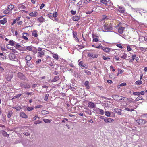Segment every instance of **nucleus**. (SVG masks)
Listing matches in <instances>:
<instances>
[{"mask_svg": "<svg viewBox=\"0 0 147 147\" xmlns=\"http://www.w3.org/2000/svg\"><path fill=\"white\" fill-rule=\"evenodd\" d=\"M11 11L8 9H7L4 10L3 11V13L5 14H8L9 13H10Z\"/></svg>", "mask_w": 147, "mask_h": 147, "instance_id": "nucleus-29", "label": "nucleus"}, {"mask_svg": "<svg viewBox=\"0 0 147 147\" xmlns=\"http://www.w3.org/2000/svg\"><path fill=\"white\" fill-rule=\"evenodd\" d=\"M136 122L138 123V124L142 125H144L146 123V121L144 119H140L136 120Z\"/></svg>", "mask_w": 147, "mask_h": 147, "instance_id": "nucleus-3", "label": "nucleus"}, {"mask_svg": "<svg viewBox=\"0 0 147 147\" xmlns=\"http://www.w3.org/2000/svg\"><path fill=\"white\" fill-rule=\"evenodd\" d=\"M10 45H7V47L8 49H11V50H12L13 49V47H10Z\"/></svg>", "mask_w": 147, "mask_h": 147, "instance_id": "nucleus-55", "label": "nucleus"}, {"mask_svg": "<svg viewBox=\"0 0 147 147\" xmlns=\"http://www.w3.org/2000/svg\"><path fill=\"white\" fill-rule=\"evenodd\" d=\"M13 108L16 109L17 111H19L21 109V107L20 106L16 105L15 107H13Z\"/></svg>", "mask_w": 147, "mask_h": 147, "instance_id": "nucleus-28", "label": "nucleus"}, {"mask_svg": "<svg viewBox=\"0 0 147 147\" xmlns=\"http://www.w3.org/2000/svg\"><path fill=\"white\" fill-rule=\"evenodd\" d=\"M133 94L135 95H140L139 92H133Z\"/></svg>", "mask_w": 147, "mask_h": 147, "instance_id": "nucleus-60", "label": "nucleus"}, {"mask_svg": "<svg viewBox=\"0 0 147 147\" xmlns=\"http://www.w3.org/2000/svg\"><path fill=\"white\" fill-rule=\"evenodd\" d=\"M41 113L42 114H46L49 113V112L46 110H43L41 111Z\"/></svg>", "mask_w": 147, "mask_h": 147, "instance_id": "nucleus-34", "label": "nucleus"}, {"mask_svg": "<svg viewBox=\"0 0 147 147\" xmlns=\"http://www.w3.org/2000/svg\"><path fill=\"white\" fill-rule=\"evenodd\" d=\"M18 8L20 9H24L26 8V7L24 5L20 4L18 6Z\"/></svg>", "mask_w": 147, "mask_h": 147, "instance_id": "nucleus-26", "label": "nucleus"}, {"mask_svg": "<svg viewBox=\"0 0 147 147\" xmlns=\"http://www.w3.org/2000/svg\"><path fill=\"white\" fill-rule=\"evenodd\" d=\"M95 105L94 103L90 102L88 103V106L91 108H93L95 107Z\"/></svg>", "mask_w": 147, "mask_h": 147, "instance_id": "nucleus-14", "label": "nucleus"}, {"mask_svg": "<svg viewBox=\"0 0 147 147\" xmlns=\"http://www.w3.org/2000/svg\"><path fill=\"white\" fill-rule=\"evenodd\" d=\"M125 98L124 97H123L122 98H118V100H123L124 102H125Z\"/></svg>", "mask_w": 147, "mask_h": 147, "instance_id": "nucleus-56", "label": "nucleus"}, {"mask_svg": "<svg viewBox=\"0 0 147 147\" xmlns=\"http://www.w3.org/2000/svg\"><path fill=\"white\" fill-rule=\"evenodd\" d=\"M53 58L55 59L56 60H58L59 59L58 56L56 54H53Z\"/></svg>", "mask_w": 147, "mask_h": 147, "instance_id": "nucleus-33", "label": "nucleus"}, {"mask_svg": "<svg viewBox=\"0 0 147 147\" xmlns=\"http://www.w3.org/2000/svg\"><path fill=\"white\" fill-rule=\"evenodd\" d=\"M116 28L118 29V32L120 34H122L123 33V31L125 29V27L122 26L119 27V26L117 25L116 26Z\"/></svg>", "mask_w": 147, "mask_h": 147, "instance_id": "nucleus-6", "label": "nucleus"}, {"mask_svg": "<svg viewBox=\"0 0 147 147\" xmlns=\"http://www.w3.org/2000/svg\"><path fill=\"white\" fill-rule=\"evenodd\" d=\"M85 109H87V110L84 111V112L90 115H92V112L90 110L88 109H87V108H85Z\"/></svg>", "mask_w": 147, "mask_h": 147, "instance_id": "nucleus-24", "label": "nucleus"}, {"mask_svg": "<svg viewBox=\"0 0 147 147\" xmlns=\"http://www.w3.org/2000/svg\"><path fill=\"white\" fill-rule=\"evenodd\" d=\"M101 49L106 52H109L110 51V49L108 47L102 46L101 47Z\"/></svg>", "mask_w": 147, "mask_h": 147, "instance_id": "nucleus-8", "label": "nucleus"}, {"mask_svg": "<svg viewBox=\"0 0 147 147\" xmlns=\"http://www.w3.org/2000/svg\"><path fill=\"white\" fill-rule=\"evenodd\" d=\"M136 84L138 85H140L142 83V82L141 80H138L135 82Z\"/></svg>", "mask_w": 147, "mask_h": 147, "instance_id": "nucleus-36", "label": "nucleus"}, {"mask_svg": "<svg viewBox=\"0 0 147 147\" xmlns=\"http://www.w3.org/2000/svg\"><path fill=\"white\" fill-rule=\"evenodd\" d=\"M125 102L127 101H128L129 103H131L132 102V98H125Z\"/></svg>", "mask_w": 147, "mask_h": 147, "instance_id": "nucleus-31", "label": "nucleus"}, {"mask_svg": "<svg viewBox=\"0 0 147 147\" xmlns=\"http://www.w3.org/2000/svg\"><path fill=\"white\" fill-rule=\"evenodd\" d=\"M43 121L46 123H49L51 122V121L48 119H43Z\"/></svg>", "mask_w": 147, "mask_h": 147, "instance_id": "nucleus-46", "label": "nucleus"}, {"mask_svg": "<svg viewBox=\"0 0 147 147\" xmlns=\"http://www.w3.org/2000/svg\"><path fill=\"white\" fill-rule=\"evenodd\" d=\"M18 77L22 80H26V78L23 74L21 72H19L18 74Z\"/></svg>", "mask_w": 147, "mask_h": 147, "instance_id": "nucleus-5", "label": "nucleus"}, {"mask_svg": "<svg viewBox=\"0 0 147 147\" xmlns=\"http://www.w3.org/2000/svg\"><path fill=\"white\" fill-rule=\"evenodd\" d=\"M49 96V94H47L45 95V98L44 99V100L45 101H47L48 99V97Z\"/></svg>", "mask_w": 147, "mask_h": 147, "instance_id": "nucleus-49", "label": "nucleus"}, {"mask_svg": "<svg viewBox=\"0 0 147 147\" xmlns=\"http://www.w3.org/2000/svg\"><path fill=\"white\" fill-rule=\"evenodd\" d=\"M20 86L22 88H30V86L29 85H25L22 83H20Z\"/></svg>", "mask_w": 147, "mask_h": 147, "instance_id": "nucleus-17", "label": "nucleus"}, {"mask_svg": "<svg viewBox=\"0 0 147 147\" xmlns=\"http://www.w3.org/2000/svg\"><path fill=\"white\" fill-rule=\"evenodd\" d=\"M37 21L40 22H43L45 20V19L42 16L39 17L37 19Z\"/></svg>", "mask_w": 147, "mask_h": 147, "instance_id": "nucleus-18", "label": "nucleus"}, {"mask_svg": "<svg viewBox=\"0 0 147 147\" xmlns=\"http://www.w3.org/2000/svg\"><path fill=\"white\" fill-rule=\"evenodd\" d=\"M71 13L72 15H75L76 13V11H74L73 10H71Z\"/></svg>", "mask_w": 147, "mask_h": 147, "instance_id": "nucleus-59", "label": "nucleus"}, {"mask_svg": "<svg viewBox=\"0 0 147 147\" xmlns=\"http://www.w3.org/2000/svg\"><path fill=\"white\" fill-rule=\"evenodd\" d=\"M98 109L99 111L100 114L101 115H103L104 114V111L103 110L100 109L99 108H98Z\"/></svg>", "mask_w": 147, "mask_h": 147, "instance_id": "nucleus-38", "label": "nucleus"}, {"mask_svg": "<svg viewBox=\"0 0 147 147\" xmlns=\"http://www.w3.org/2000/svg\"><path fill=\"white\" fill-rule=\"evenodd\" d=\"M113 98L115 100H118V98H122L123 97L120 96H118L113 95L112 96Z\"/></svg>", "mask_w": 147, "mask_h": 147, "instance_id": "nucleus-13", "label": "nucleus"}, {"mask_svg": "<svg viewBox=\"0 0 147 147\" xmlns=\"http://www.w3.org/2000/svg\"><path fill=\"white\" fill-rule=\"evenodd\" d=\"M42 123V121H40L39 120L37 121H36L34 123V124L35 125H37L38 124H39L40 123Z\"/></svg>", "mask_w": 147, "mask_h": 147, "instance_id": "nucleus-48", "label": "nucleus"}, {"mask_svg": "<svg viewBox=\"0 0 147 147\" xmlns=\"http://www.w3.org/2000/svg\"><path fill=\"white\" fill-rule=\"evenodd\" d=\"M13 74L8 75L6 78V80L8 81H10L12 79Z\"/></svg>", "mask_w": 147, "mask_h": 147, "instance_id": "nucleus-19", "label": "nucleus"}, {"mask_svg": "<svg viewBox=\"0 0 147 147\" xmlns=\"http://www.w3.org/2000/svg\"><path fill=\"white\" fill-rule=\"evenodd\" d=\"M113 111L114 112L117 113L119 115H121L122 114L121 112L122 110L118 108L113 109Z\"/></svg>", "mask_w": 147, "mask_h": 147, "instance_id": "nucleus-7", "label": "nucleus"}, {"mask_svg": "<svg viewBox=\"0 0 147 147\" xmlns=\"http://www.w3.org/2000/svg\"><path fill=\"white\" fill-rule=\"evenodd\" d=\"M22 95V94H17L16 96H15L13 97L14 98H18L20 96H21Z\"/></svg>", "mask_w": 147, "mask_h": 147, "instance_id": "nucleus-44", "label": "nucleus"}, {"mask_svg": "<svg viewBox=\"0 0 147 147\" xmlns=\"http://www.w3.org/2000/svg\"><path fill=\"white\" fill-rule=\"evenodd\" d=\"M20 116L23 118H27L28 117V116L24 112H20Z\"/></svg>", "mask_w": 147, "mask_h": 147, "instance_id": "nucleus-11", "label": "nucleus"}, {"mask_svg": "<svg viewBox=\"0 0 147 147\" xmlns=\"http://www.w3.org/2000/svg\"><path fill=\"white\" fill-rule=\"evenodd\" d=\"M104 29L107 31L102 30V31L104 32H106L109 31V30H112L113 29L112 26L111 24H108L107 23H105L104 24L103 26Z\"/></svg>", "mask_w": 147, "mask_h": 147, "instance_id": "nucleus-1", "label": "nucleus"}, {"mask_svg": "<svg viewBox=\"0 0 147 147\" xmlns=\"http://www.w3.org/2000/svg\"><path fill=\"white\" fill-rule=\"evenodd\" d=\"M80 18V16L78 15H76L73 16V20L75 21H78Z\"/></svg>", "mask_w": 147, "mask_h": 147, "instance_id": "nucleus-10", "label": "nucleus"}, {"mask_svg": "<svg viewBox=\"0 0 147 147\" xmlns=\"http://www.w3.org/2000/svg\"><path fill=\"white\" fill-rule=\"evenodd\" d=\"M83 3H85L86 4L87 3H88L90 2L91 1V0H83Z\"/></svg>", "mask_w": 147, "mask_h": 147, "instance_id": "nucleus-50", "label": "nucleus"}, {"mask_svg": "<svg viewBox=\"0 0 147 147\" xmlns=\"http://www.w3.org/2000/svg\"><path fill=\"white\" fill-rule=\"evenodd\" d=\"M44 50H43V51H41L40 52H39L38 53V57H41L43 55H44Z\"/></svg>", "mask_w": 147, "mask_h": 147, "instance_id": "nucleus-21", "label": "nucleus"}, {"mask_svg": "<svg viewBox=\"0 0 147 147\" xmlns=\"http://www.w3.org/2000/svg\"><path fill=\"white\" fill-rule=\"evenodd\" d=\"M142 98H143L142 97V96H140L137 98L136 100V101H138L139 100L142 99Z\"/></svg>", "mask_w": 147, "mask_h": 147, "instance_id": "nucleus-45", "label": "nucleus"}, {"mask_svg": "<svg viewBox=\"0 0 147 147\" xmlns=\"http://www.w3.org/2000/svg\"><path fill=\"white\" fill-rule=\"evenodd\" d=\"M32 35L35 37H36L38 36V34L37 33V31L36 30H35L32 32Z\"/></svg>", "mask_w": 147, "mask_h": 147, "instance_id": "nucleus-20", "label": "nucleus"}, {"mask_svg": "<svg viewBox=\"0 0 147 147\" xmlns=\"http://www.w3.org/2000/svg\"><path fill=\"white\" fill-rule=\"evenodd\" d=\"M7 22V19L6 18H4L3 20H1L0 21V23L2 24H4L5 23Z\"/></svg>", "mask_w": 147, "mask_h": 147, "instance_id": "nucleus-22", "label": "nucleus"}, {"mask_svg": "<svg viewBox=\"0 0 147 147\" xmlns=\"http://www.w3.org/2000/svg\"><path fill=\"white\" fill-rule=\"evenodd\" d=\"M84 71L88 75H90L91 74V72L88 70H85Z\"/></svg>", "mask_w": 147, "mask_h": 147, "instance_id": "nucleus-32", "label": "nucleus"}, {"mask_svg": "<svg viewBox=\"0 0 147 147\" xmlns=\"http://www.w3.org/2000/svg\"><path fill=\"white\" fill-rule=\"evenodd\" d=\"M38 14L37 11H35L34 12H32L30 13L29 15L32 17H36L38 16Z\"/></svg>", "mask_w": 147, "mask_h": 147, "instance_id": "nucleus-9", "label": "nucleus"}, {"mask_svg": "<svg viewBox=\"0 0 147 147\" xmlns=\"http://www.w3.org/2000/svg\"><path fill=\"white\" fill-rule=\"evenodd\" d=\"M57 13L56 12H55L53 14V16L55 18L57 16Z\"/></svg>", "mask_w": 147, "mask_h": 147, "instance_id": "nucleus-63", "label": "nucleus"}, {"mask_svg": "<svg viewBox=\"0 0 147 147\" xmlns=\"http://www.w3.org/2000/svg\"><path fill=\"white\" fill-rule=\"evenodd\" d=\"M83 0H81L77 3V4L80 5H81L82 3H83Z\"/></svg>", "mask_w": 147, "mask_h": 147, "instance_id": "nucleus-57", "label": "nucleus"}, {"mask_svg": "<svg viewBox=\"0 0 147 147\" xmlns=\"http://www.w3.org/2000/svg\"><path fill=\"white\" fill-rule=\"evenodd\" d=\"M13 114V112L11 111H9L7 114V117L9 118Z\"/></svg>", "mask_w": 147, "mask_h": 147, "instance_id": "nucleus-35", "label": "nucleus"}, {"mask_svg": "<svg viewBox=\"0 0 147 147\" xmlns=\"http://www.w3.org/2000/svg\"><path fill=\"white\" fill-rule=\"evenodd\" d=\"M127 54H126L125 53H124V55H122L121 57V58L125 59H126V58L127 57Z\"/></svg>", "mask_w": 147, "mask_h": 147, "instance_id": "nucleus-42", "label": "nucleus"}, {"mask_svg": "<svg viewBox=\"0 0 147 147\" xmlns=\"http://www.w3.org/2000/svg\"><path fill=\"white\" fill-rule=\"evenodd\" d=\"M102 58L104 60H106L107 59H110L109 57H106L104 56H103Z\"/></svg>", "mask_w": 147, "mask_h": 147, "instance_id": "nucleus-61", "label": "nucleus"}, {"mask_svg": "<svg viewBox=\"0 0 147 147\" xmlns=\"http://www.w3.org/2000/svg\"><path fill=\"white\" fill-rule=\"evenodd\" d=\"M105 115L107 117H110V113L109 111H106L105 113Z\"/></svg>", "mask_w": 147, "mask_h": 147, "instance_id": "nucleus-37", "label": "nucleus"}, {"mask_svg": "<svg viewBox=\"0 0 147 147\" xmlns=\"http://www.w3.org/2000/svg\"><path fill=\"white\" fill-rule=\"evenodd\" d=\"M125 110L129 111H135L133 109H130L128 108H125Z\"/></svg>", "mask_w": 147, "mask_h": 147, "instance_id": "nucleus-43", "label": "nucleus"}, {"mask_svg": "<svg viewBox=\"0 0 147 147\" xmlns=\"http://www.w3.org/2000/svg\"><path fill=\"white\" fill-rule=\"evenodd\" d=\"M9 58L10 60H13L15 61H17L18 59L17 58H16L15 55L13 53H11L8 55Z\"/></svg>", "mask_w": 147, "mask_h": 147, "instance_id": "nucleus-4", "label": "nucleus"}, {"mask_svg": "<svg viewBox=\"0 0 147 147\" xmlns=\"http://www.w3.org/2000/svg\"><path fill=\"white\" fill-rule=\"evenodd\" d=\"M48 65L50 66L53 68H54V66L53 64V63L52 62H50V63L48 64Z\"/></svg>", "mask_w": 147, "mask_h": 147, "instance_id": "nucleus-58", "label": "nucleus"}, {"mask_svg": "<svg viewBox=\"0 0 147 147\" xmlns=\"http://www.w3.org/2000/svg\"><path fill=\"white\" fill-rule=\"evenodd\" d=\"M70 89L72 91H74L76 90V88H75L73 85L71 86L70 87Z\"/></svg>", "mask_w": 147, "mask_h": 147, "instance_id": "nucleus-39", "label": "nucleus"}, {"mask_svg": "<svg viewBox=\"0 0 147 147\" xmlns=\"http://www.w3.org/2000/svg\"><path fill=\"white\" fill-rule=\"evenodd\" d=\"M16 43L15 41L12 40H10L9 42V45L12 46H15Z\"/></svg>", "mask_w": 147, "mask_h": 147, "instance_id": "nucleus-23", "label": "nucleus"}, {"mask_svg": "<svg viewBox=\"0 0 147 147\" xmlns=\"http://www.w3.org/2000/svg\"><path fill=\"white\" fill-rule=\"evenodd\" d=\"M33 109H34V108L32 107H27V110L29 111H31V110H33Z\"/></svg>", "mask_w": 147, "mask_h": 147, "instance_id": "nucleus-41", "label": "nucleus"}, {"mask_svg": "<svg viewBox=\"0 0 147 147\" xmlns=\"http://www.w3.org/2000/svg\"><path fill=\"white\" fill-rule=\"evenodd\" d=\"M14 46L16 48L18 49L20 47H21L20 45L17 43L16 44H15V45Z\"/></svg>", "mask_w": 147, "mask_h": 147, "instance_id": "nucleus-53", "label": "nucleus"}, {"mask_svg": "<svg viewBox=\"0 0 147 147\" xmlns=\"http://www.w3.org/2000/svg\"><path fill=\"white\" fill-rule=\"evenodd\" d=\"M79 61L80 60H79L78 61V63L79 65H81V66L83 67H85V65L83 63L82 61L79 62Z\"/></svg>", "mask_w": 147, "mask_h": 147, "instance_id": "nucleus-27", "label": "nucleus"}, {"mask_svg": "<svg viewBox=\"0 0 147 147\" xmlns=\"http://www.w3.org/2000/svg\"><path fill=\"white\" fill-rule=\"evenodd\" d=\"M14 7V5H10L7 7V8L9 9H13Z\"/></svg>", "mask_w": 147, "mask_h": 147, "instance_id": "nucleus-30", "label": "nucleus"}, {"mask_svg": "<svg viewBox=\"0 0 147 147\" xmlns=\"http://www.w3.org/2000/svg\"><path fill=\"white\" fill-rule=\"evenodd\" d=\"M140 50H141V51H146V49H147V48L140 47Z\"/></svg>", "mask_w": 147, "mask_h": 147, "instance_id": "nucleus-47", "label": "nucleus"}, {"mask_svg": "<svg viewBox=\"0 0 147 147\" xmlns=\"http://www.w3.org/2000/svg\"><path fill=\"white\" fill-rule=\"evenodd\" d=\"M99 40L98 38H94L93 40V41L95 42H97Z\"/></svg>", "mask_w": 147, "mask_h": 147, "instance_id": "nucleus-62", "label": "nucleus"}, {"mask_svg": "<svg viewBox=\"0 0 147 147\" xmlns=\"http://www.w3.org/2000/svg\"><path fill=\"white\" fill-rule=\"evenodd\" d=\"M114 121L113 119L111 118H106L104 119V121L106 123H111Z\"/></svg>", "mask_w": 147, "mask_h": 147, "instance_id": "nucleus-12", "label": "nucleus"}, {"mask_svg": "<svg viewBox=\"0 0 147 147\" xmlns=\"http://www.w3.org/2000/svg\"><path fill=\"white\" fill-rule=\"evenodd\" d=\"M100 1L103 4L107 5H109V4L111 3V2L110 1H107L106 0H100Z\"/></svg>", "mask_w": 147, "mask_h": 147, "instance_id": "nucleus-16", "label": "nucleus"}, {"mask_svg": "<svg viewBox=\"0 0 147 147\" xmlns=\"http://www.w3.org/2000/svg\"><path fill=\"white\" fill-rule=\"evenodd\" d=\"M23 134L26 136H29L30 134V133L29 132H28V131H24L23 132Z\"/></svg>", "mask_w": 147, "mask_h": 147, "instance_id": "nucleus-40", "label": "nucleus"}, {"mask_svg": "<svg viewBox=\"0 0 147 147\" xmlns=\"http://www.w3.org/2000/svg\"><path fill=\"white\" fill-rule=\"evenodd\" d=\"M3 135L4 136H9V135L5 131H4L3 132Z\"/></svg>", "mask_w": 147, "mask_h": 147, "instance_id": "nucleus-54", "label": "nucleus"}, {"mask_svg": "<svg viewBox=\"0 0 147 147\" xmlns=\"http://www.w3.org/2000/svg\"><path fill=\"white\" fill-rule=\"evenodd\" d=\"M31 59V57L30 55H27L25 57V59L27 61L26 63L27 65L30 67L32 66V65L30 63V60Z\"/></svg>", "mask_w": 147, "mask_h": 147, "instance_id": "nucleus-2", "label": "nucleus"}, {"mask_svg": "<svg viewBox=\"0 0 147 147\" xmlns=\"http://www.w3.org/2000/svg\"><path fill=\"white\" fill-rule=\"evenodd\" d=\"M54 80H55L56 81H57L59 80L60 78L59 76H55L54 78Z\"/></svg>", "mask_w": 147, "mask_h": 147, "instance_id": "nucleus-51", "label": "nucleus"}, {"mask_svg": "<svg viewBox=\"0 0 147 147\" xmlns=\"http://www.w3.org/2000/svg\"><path fill=\"white\" fill-rule=\"evenodd\" d=\"M32 46H29L28 47H26V49L29 51L32 50Z\"/></svg>", "mask_w": 147, "mask_h": 147, "instance_id": "nucleus-52", "label": "nucleus"}, {"mask_svg": "<svg viewBox=\"0 0 147 147\" xmlns=\"http://www.w3.org/2000/svg\"><path fill=\"white\" fill-rule=\"evenodd\" d=\"M119 9L118 10L121 13H124L125 12V9L124 7L121 6H119Z\"/></svg>", "mask_w": 147, "mask_h": 147, "instance_id": "nucleus-15", "label": "nucleus"}, {"mask_svg": "<svg viewBox=\"0 0 147 147\" xmlns=\"http://www.w3.org/2000/svg\"><path fill=\"white\" fill-rule=\"evenodd\" d=\"M84 85L85 86L87 89L89 88V82L88 81H86L84 83Z\"/></svg>", "mask_w": 147, "mask_h": 147, "instance_id": "nucleus-25", "label": "nucleus"}, {"mask_svg": "<svg viewBox=\"0 0 147 147\" xmlns=\"http://www.w3.org/2000/svg\"><path fill=\"white\" fill-rule=\"evenodd\" d=\"M45 6V4H44V3H42L40 7V9H42L43 7Z\"/></svg>", "mask_w": 147, "mask_h": 147, "instance_id": "nucleus-64", "label": "nucleus"}]
</instances>
